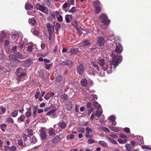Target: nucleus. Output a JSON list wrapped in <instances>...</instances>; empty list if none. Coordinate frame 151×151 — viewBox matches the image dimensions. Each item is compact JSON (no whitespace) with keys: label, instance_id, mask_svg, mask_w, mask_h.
I'll return each instance as SVG.
<instances>
[{"label":"nucleus","instance_id":"nucleus-2","mask_svg":"<svg viewBox=\"0 0 151 151\" xmlns=\"http://www.w3.org/2000/svg\"><path fill=\"white\" fill-rule=\"evenodd\" d=\"M99 19L101 21V27L103 29L106 27H104L103 25L107 26L110 23V20L108 19L107 17L104 14H103L100 15L99 16Z\"/></svg>","mask_w":151,"mask_h":151},{"label":"nucleus","instance_id":"nucleus-56","mask_svg":"<svg viewBox=\"0 0 151 151\" xmlns=\"http://www.w3.org/2000/svg\"><path fill=\"white\" fill-rule=\"evenodd\" d=\"M93 107H91L88 109V115H90L91 114V113L93 111Z\"/></svg>","mask_w":151,"mask_h":151},{"label":"nucleus","instance_id":"nucleus-38","mask_svg":"<svg viewBox=\"0 0 151 151\" xmlns=\"http://www.w3.org/2000/svg\"><path fill=\"white\" fill-rule=\"evenodd\" d=\"M17 143L19 145L22 147L25 145L24 142H23L22 140L18 139Z\"/></svg>","mask_w":151,"mask_h":151},{"label":"nucleus","instance_id":"nucleus-42","mask_svg":"<svg viewBox=\"0 0 151 151\" xmlns=\"http://www.w3.org/2000/svg\"><path fill=\"white\" fill-rule=\"evenodd\" d=\"M59 127L62 129H64L66 127V124L65 122H62L59 124Z\"/></svg>","mask_w":151,"mask_h":151},{"label":"nucleus","instance_id":"nucleus-59","mask_svg":"<svg viewBox=\"0 0 151 151\" xmlns=\"http://www.w3.org/2000/svg\"><path fill=\"white\" fill-rule=\"evenodd\" d=\"M48 93L46 94L44 97L45 99L47 100H49L50 98V96L48 95Z\"/></svg>","mask_w":151,"mask_h":151},{"label":"nucleus","instance_id":"nucleus-25","mask_svg":"<svg viewBox=\"0 0 151 151\" xmlns=\"http://www.w3.org/2000/svg\"><path fill=\"white\" fill-rule=\"evenodd\" d=\"M33 8V6L30 4L26 3L25 5V8L26 10L30 9Z\"/></svg>","mask_w":151,"mask_h":151},{"label":"nucleus","instance_id":"nucleus-32","mask_svg":"<svg viewBox=\"0 0 151 151\" xmlns=\"http://www.w3.org/2000/svg\"><path fill=\"white\" fill-rule=\"evenodd\" d=\"M27 130L28 134L29 136H32L34 134L33 130L31 129L28 128L27 129Z\"/></svg>","mask_w":151,"mask_h":151},{"label":"nucleus","instance_id":"nucleus-46","mask_svg":"<svg viewBox=\"0 0 151 151\" xmlns=\"http://www.w3.org/2000/svg\"><path fill=\"white\" fill-rule=\"evenodd\" d=\"M1 36L3 38H4L7 37V35L6 33L4 32L1 31Z\"/></svg>","mask_w":151,"mask_h":151},{"label":"nucleus","instance_id":"nucleus-57","mask_svg":"<svg viewBox=\"0 0 151 151\" xmlns=\"http://www.w3.org/2000/svg\"><path fill=\"white\" fill-rule=\"evenodd\" d=\"M25 117L23 115H21L19 118L18 119L20 120L21 121L23 122L24 121Z\"/></svg>","mask_w":151,"mask_h":151},{"label":"nucleus","instance_id":"nucleus-18","mask_svg":"<svg viewBox=\"0 0 151 151\" xmlns=\"http://www.w3.org/2000/svg\"><path fill=\"white\" fill-rule=\"evenodd\" d=\"M81 85L83 87L86 86L88 83L86 80L85 78H83L81 79Z\"/></svg>","mask_w":151,"mask_h":151},{"label":"nucleus","instance_id":"nucleus-14","mask_svg":"<svg viewBox=\"0 0 151 151\" xmlns=\"http://www.w3.org/2000/svg\"><path fill=\"white\" fill-rule=\"evenodd\" d=\"M65 105L66 108L68 111H70L72 109V104L70 101H67L66 102Z\"/></svg>","mask_w":151,"mask_h":151},{"label":"nucleus","instance_id":"nucleus-43","mask_svg":"<svg viewBox=\"0 0 151 151\" xmlns=\"http://www.w3.org/2000/svg\"><path fill=\"white\" fill-rule=\"evenodd\" d=\"M91 98L92 100H96L98 99V96L96 94H92L91 95Z\"/></svg>","mask_w":151,"mask_h":151},{"label":"nucleus","instance_id":"nucleus-45","mask_svg":"<svg viewBox=\"0 0 151 151\" xmlns=\"http://www.w3.org/2000/svg\"><path fill=\"white\" fill-rule=\"evenodd\" d=\"M102 112L100 111H97L95 113L96 116L98 117H99L102 114Z\"/></svg>","mask_w":151,"mask_h":151},{"label":"nucleus","instance_id":"nucleus-26","mask_svg":"<svg viewBox=\"0 0 151 151\" xmlns=\"http://www.w3.org/2000/svg\"><path fill=\"white\" fill-rule=\"evenodd\" d=\"M37 141V140L36 138L35 137H32L30 138L29 142H30L31 144L32 143L34 144Z\"/></svg>","mask_w":151,"mask_h":151},{"label":"nucleus","instance_id":"nucleus-30","mask_svg":"<svg viewBox=\"0 0 151 151\" xmlns=\"http://www.w3.org/2000/svg\"><path fill=\"white\" fill-rule=\"evenodd\" d=\"M100 129L107 132H109L110 131L109 129L104 127H100Z\"/></svg>","mask_w":151,"mask_h":151},{"label":"nucleus","instance_id":"nucleus-7","mask_svg":"<svg viewBox=\"0 0 151 151\" xmlns=\"http://www.w3.org/2000/svg\"><path fill=\"white\" fill-rule=\"evenodd\" d=\"M105 42V38L101 36L98 37L97 40V45L100 47L104 45Z\"/></svg>","mask_w":151,"mask_h":151},{"label":"nucleus","instance_id":"nucleus-17","mask_svg":"<svg viewBox=\"0 0 151 151\" xmlns=\"http://www.w3.org/2000/svg\"><path fill=\"white\" fill-rule=\"evenodd\" d=\"M93 106L94 107L95 109H96L97 110L100 109L101 107V106L99 104L97 101H95L93 103Z\"/></svg>","mask_w":151,"mask_h":151},{"label":"nucleus","instance_id":"nucleus-31","mask_svg":"<svg viewBox=\"0 0 151 151\" xmlns=\"http://www.w3.org/2000/svg\"><path fill=\"white\" fill-rule=\"evenodd\" d=\"M9 57L10 60L12 61H14L16 58L15 57V55H14L12 54H10L9 55Z\"/></svg>","mask_w":151,"mask_h":151},{"label":"nucleus","instance_id":"nucleus-24","mask_svg":"<svg viewBox=\"0 0 151 151\" xmlns=\"http://www.w3.org/2000/svg\"><path fill=\"white\" fill-rule=\"evenodd\" d=\"M107 138L108 140V141L110 143H112L113 144H117V143L116 141L113 139L109 137H107Z\"/></svg>","mask_w":151,"mask_h":151},{"label":"nucleus","instance_id":"nucleus-41","mask_svg":"<svg viewBox=\"0 0 151 151\" xmlns=\"http://www.w3.org/2000/svg\"><path fill=\"white\" fill-rule=\"evenodd\" d=\"M59 14V16L57 17V20L58 21L60 22H62L63 21V17L62 15H60L59 13L57 12V15Z\"/></svg>","mask_w":151,"mask_h":151},{"label":"nucleus","instance_id":"nucleus-37","mask_svg":"<svg viewBox=\"0 0 151 151\" xmlns=\"http://www.w3.org/2000/svg\"><path fill=\"white\" fill-rule=\"evenodd\" d=\"M49 132L50 136H52L54 134H55L54 130H53L52 128H51L49 129Z\"/></svg>","mask_w":151,"mask_h":151},{"label":"nucleus","instance_id":"nucleus-63","mask_svg":"<svg viewBox=\"0 0 151 151\" xmlns=\"http://www.w3.org/2000/svg\"><path fill=\"white\" fill-rule=\"evenodd\" d=\"M93 66L95 68H96L98 71L99 70V68L98 65L95 63H93Z\"/></svg>","mask_w":151,"mask_h":151},{"label":"nucleus","instance_id":"nucleus-4","mask_svg":"<svg viewBox=\"0 0 151 151\" xmlns=\"http://www.w3.org/2000/svg\"><path fill=\"white\" fill-rule=\"evenodd\" d=\"M47 26L48 31L49 32L48 38L49 40H50L52 38V34H53L52 30L54 31V28L52 26L50 23H48Z\"/></svg>","mask_w":151,"mask_h":151},{"label":"nucleus","instance_id":"nucleus-53","mask_svg":"<svg viewBox=\"0 0 151 151\" xmlns=\"http://www.w3.org/2000/svg\"><path fill=\"white\" fill-rule=\"evenodd\" d=\"M18 114V111L17 110H15L12 113V116L14 117H16L17 116Z\"/></svg>","mask_w":151,"mask_h":151},{"label":"nucleus","instance_id":"nucleus-15","mask_svg":"<svg viewBox=\"0 0 151 151\" xmlns=\"http://www.w3.org/2000/svg\"><path fill=\"white\" fill-rule=\"evenodd\" d=\"M91 44L89 41L88 40H86L83 41L80 44V46L83 47V46H86Z\"/></svg>","mask_w":151,"mask_h":151},{"label":"nucleus","instance_id":"nucleus-35","mask_svg":"<svg viewBox=\"0 0 151 151\" xmlns=\"http://www.w3.org/2000/svg\"><path fill=\"white\" fill-rule=\"evenodd\" d=\"M26 73L24 72H22V73L20 74L18 76V79L19 80H20L22 78V77H23L26 75Z\"/></svg>","mask_w":151,"mask_h":151},{"label":"nucleus","instance_id":"nucleus-1","mask_svg":"<svg viewBox=\"0 0 151 151\" xmlns=\"http://www.w3.org/2000/svg\"><path fill=\"white\" fill-rule=\"evenodd\" d=\"M112 60L111 62L112 65H113L114 67L115 68L118 65V63H120L122 60L121 56L116 55H114L113 54L112 55Z\"/></svg>","mask_w":151,"mask_h":151},{"label":"nucleus","instance_id":"nucleus-44","mask_svg":"<svg viewBox=\"0 0 151 151\" xmlns=\"http://www.w3.org/2000/svg\"><path fill=\"white\" fill-rule=\"evenodd\" d=\"M9 66L12 68H14L17 66V63H15L12 62L10 63L9 64Z\"/></svg>","mask_w":151,"mask_h":151},{"label":"nucleus","instance_id":"nucleus-54","mask_svg":"<svg viewBox=\"0 0 151 151\" xmlns=\"http://www.w3.org/2000/svg\"><path fill=\"white\" fill-rule=\"evenodd\" d=\"M63 80V77L61 75H59L57 76V82H59L62 81Z\"/></svg>","mask_w":151,"mask_h":151},{"label":"nucleus","instance_id":"nucleus-5","mask_svg":"<svg viewBox=\"0 0 151 151\" xmlns=\"http://www.w3.org/2000/svg\"><path fill=\"white\" fill-rule=\"evenodd\" d=\"M77 71L78 73L81 75L83 74L85 71V67L83 64L79 65L77 68Z\"/></svg>","mask_w":151,"mask_h":151},{"label":"nucleus","instance_id":"nucleus-52","mask_svg":"<svg viewBox=\"0 0 151 151\" xmlns=\"http://www.w3.org/2000/svg\"><path fill=\"white\" fill-rule=\"evenodd\" d=\"M67 139L69 138L71 139H72L74 138V135L73 134H70L67 135Z\"/></svg>","mask_w":151,"mask_h":151},{"label":"nucleus","instance_id":"nucleus-64","mask_svg":"<svg viewBox=\"0 0 151 151\" xmlns=\"http://www.w3.org/2000/svg\"><path fill=\"white\" fill-rule=\"evenodd\" d=\"M92 104L90 102H88L86 105V107L87 108H90L91 107V106Z\"/></svg>","mask_w":151,"mask_h":151},{"label":"nucleus","instance_id":"nucleus-19","mask_svg":"<svg viewBox=\"0 0 151 151\" xmlns=\"http://www.w3.org/2000/svg\"><path fill=\"white\" fill-rule=\"evenodd\" d=\"M73 17L72 15L67 14L65 16V20L67 23L70 22V19H72Z\"/></svg>","mask_w":151,"mask_h":151},{"label":"nucleus","instance_id":"nucleus-48","mask_svg":"<svg viewBox=\"0 0 151 151\" xmlns=\"http://www.w3.org/2000/svg\"><path fill=\"white\" fill-rule=\"evenodd\" d=\"M25 62L27 64H28V65H30L31 64H32V62L30 59H27L25 61Z\"/></svg>","mask_w":151,"mask_h":151},{"label":"nucleus","instance_id":"nucleus-51","mask_svg":"<svg viewBox=\"0 0 151 151\" xmlns=\"http://www.w3.org/2000/svg\"><path fill=\"white\" fill-rule=\"evenodd\" d=\"M109 136L114 139H116L118 137V136L116 134H109Z\"/></svg>","mask_w":151,"mask_h":151},{"label":"nucleus","instance_id":"nucleus-36","mask_svg":"<svg viewBox=\"0 0 151 151\" xmlns=\"http://www.w3.org/2000/svg\"><path fill=\"white\" fill-rule=\"evenodd\" d=\"M44 3L45 5H47L49 7H50L51 6L50 2L49 0H45Z\"/></svg>","mask_w":151,"mask_h":151},{"label":"nucleus","instance_id":"nucleus-62","mask_svg":"<svg viewBox=\"0 0 151 151\" xmlns=\"http://www.w3.org/2000/svg\"><path fill=\"white\" fill-rule=\"evenodd\" d=\"M11 38L12 40H14L15 39H16V38L17 37V35L16 34H13V35H11Z\"/></svg>","mask_w":151,"mask_h":151},{"label":"nucleus","instance_id":"nucleus-22","mask_svg":"<svg viewBox=\"0 0 151 151\" xmlns=\"http://www.w3.org/2000/svg\"><path fill=\"white\" fill-rule=\"evenodd\" d=\"M14 55H15L16 58H17L20 59H23V56L19 52H15Z\"/></svg>","mask_w":151,"mask_h":151},{"label":"nucleus","instance_id":"nucleus-11","mask_svg":"<svg viewBox=\"0 0 151 151\" xmlns=\"http://www.w3.org/2000/svg\"><path fill=\"white\" fill-rule=\"evenodd\" d=\"M116 47L115 49V52H116L119 53L121 52L122 50V46L119 43H116Z\"/></svg>","mask_w":151,"mask_h":151},{"label":"nucleus","instance_id":"nucleus-60","mask_svg":"<svg viewBox=\"0 0 151 151\" xmlns=\"http://www.w3.org/2000/svg\"><path fill=\"white\" fill-rule=\"evenodd\" d=\"M88 144H91L95 142V141L94 139H89L88 141Z\"/></svg>","mask_w":151,"mask_h":151},{"label":"nucleus","instance_id":"nucleus-39","mask_svg":"<svg viewBox=\"0 0 151 151\" xmlns=\"http://www.w3.org/2000/svg\"><path fill=\"white\" fill-rule=\"evenodd\" d=\"M65 61H60L58 62V64H57V66H65V65L64 64Z\"/></svg>","mask_w":151,"mask_h":151},{"label":"nucleus","instance_id":"nucleus-47","mask_svg":"<svg viewBox=\"0 0 151 151\" xmlns=\"http://www.w3.org/2000/svg\"><path fill=\"white\" fill-rule=\"evenodd\" d=\"M6 121L9 123H13L14 121L13 119L11 118L10 117H8L6 119Z\"/></svg>","mask_w":151,"mask_h":151},{"label":"nucleus","instance_id":"nucleus-28","mask_svg":"<svg viewBox=\"0 0 151 151\" xmlns=\"http://www.w3.org/2000/svg\"><path fill=\"white\" fill-rule=\"evenodd\" d=\"M127 151H132V148L130 145L128 144H126L125 146Z\"/></svg>","mask_w":151,"mask_h":151},{"label":"nucleus","instance_id":"nucleus-10","mask_svg":"<svg viewBox=\"0 0 151 151\" xmlns=\"http://www.w3.org/2000/svg\"><path fill=\"white\" fill-rule=\"evenodd\" d=\"M40 136L42 139H45L47 137V135L46 133V130L44 128L41 129L40 131Z\"/></svg>","mask_w":151,"mask_h":151},{"label":"nucleus","instance_id":"nucleus-23","mask_svg":"<svg viewBox=\"0 0 151 151\" xmlns=\"http://www.w3.org/2000/svg\"><path fill=\"white\" fill-rule=\"evenodd\" d=\"M29 22L30 24L32 25H35L36 23V21L34 19H29Z\"/></svg>","mask_w":151,"mask_h":151},{"label":"nucleus","instance_id":"nucleus-16","mask_svg":"<svg viewBox=\"0 0 151 151\" xmlns=\"http://www.w3.org/2000/svg\"><path fill=\"white\" fill-rule=\"evenodd\" d=\"M39 29L38 28H34L31 29V31L35 35H39Z\"/></svg>","mask_w":151,"mask_h":151},{"label":"nucleus","instance_id":"nucleus-9","mask_svg":"<svg viewBox=\"0 0 151 151\" xmlns=\"http://www.w3.org/2000/svg\"><path fill=\"white\" fill-rule=\"evenodd\" d=\"M47 115L52 118H55L56 117V112L55 109L51 110L47 113Z\"/></svg>","mask_w":151,"mask_h":151},{"label":"nucleus","instance_id":"nucleus-61","mask_svg":"<svg viewBox=\"0 0 151 151\" xmlns=\"http://www.w3.org/2000/svg\"><path fill=\"white\" fill-rule=\"evenodd\" d=\"M32 47L31 45H30L27 47V50L28 51L31 52L32 51Z\"/></svg>","mask_w":151,"mask_h":151},{"label":"nucleus","instance_id":"nucleus-3","mask_svg":"<svg viewBox=\"0 0 151 151\" xmlns=\"http://www.w3.org/2000/svg\"><path fill=\"white\" fill-rule=\"evenodd\" d=\"M36 8L37 10H40L46 14L48 12V8L47 7L40 5L39 4L36 5Z\"/></svg>","mask_w":151,"mask_h":151},{"label":"nucleus","instance_id":"nucleus-12","mask_svg":"<svg viewBox=\"0 0 151 151\" xmlns=\"http://www.w3.org/2000/svg\"><path fill=\"white\" fill-rule=\"evenodd\" d=\"M5 151H15L16 150V147L14 146L9 147L8 146H4Z\"/></svg>","mask_w":151,"mask_h":151},{"label":"nucleus","instance_id":"nucleus-55","mask_svg":"<svg viewBox=\"0 0 151 151\" xmlns=\"http://www.w3.org/2000/svg\"><path fill=\"white\" fill-rule=\"evenodd\" d=\"M108 119L109 120H111L112 121H115L116 118L114 116H112L109 117Z\"/></svg>","mask_w":151,"mask_h":151},{"label":"nucleus","instance_id":"nucleus-34","mask_svg":"<svg viewBox=\"0 0 151 151\" xmlns=\"http://www.w3.org/2000/svg\"><path fill=\"white\" fill-rule=\"evenodd\" d=\"M6 126L7 125L5 124H3L1 125V129L3 132H4L5 131Z\"/></svg>","mask_w":151,"mask_h":151},{"label":"nucleus","instance_id":"nucleus-6","mask_svg":"<svg viewBox=\"0 0 151 151\" xmlns=\"http://www.w3.org/2000/svg\"><path fill=\"white\" fill-rule=\"evenodd\" d=\"M93 5L95 8V11L97 14H99L101 11L100 2L96 1L93 2Z\"/></svg>","mask_w":151,"mask_h":151},{"label":"nucleus","instance_id":"nucleus-20","mask_svg":"<svg viewBox=\"0 0 151 151\" xmlns=\"http://www.w3.org/2000/svg\"><path fill=\"white\" fill-rule=\"evenodd\" d=\"M79 51L78 48H72L70 50V52L71 55L75 54Z\"/></svg>","mask_w":151,"mask_h":151},{"label":"nucleus","instance_id":"nucleus-58","mask_svg":"<svg viewBox=\"0 0 151 151\" xmlns=\"http://www.w3.org/2000/svg\"><path fill=\"white\" fill-rule=\"evenodd\" d=\"M45 65H46V68L47 69V70H49L50 68L52 66V64H45Z\"/></svg>","mask_w":151,"mask_h":151},{"label":"nucleus","instance_id":"nucleus-27","mask_svg":"<svg viewBox=\"0 0 151 151\" xmlns=\"http://www.w3.org/2000/svg\"><path fill=\"white\" fill-rule=\"evenodd\" d=\"M98 64L101 67H103L104 65L105 62L104 59L102 58L99 60Z\"/></svg>","mask_w":151,"mask_h":151},{"label":"nucleus","instance_id":"nucleus-29","mask_svg":"<svg viewBox=\"0 0 151 151\" xmlns=\"http://www.w3.org/2000/svg\"><path fill=\"white\" fill-rule=\"evenodd\" d=\"M99 144L102 145L104 147H107L108 146V145L107 144V143L104 141H99Z\"/></svg>","mask_w":151,"mask_h":151},{"label":"nucleus","instance_id":"nucleus-49","mask_svg":"<svg viewBox=\"0 0 151 151\" xmlns=\"http://www.w3.org/2000/svg\"><path fill=\"white\" fill-rule=\"evenodd\" d=\"M76 10V7H73L69 11V12L72 13H75Z\"/></svg>","mask_w":151,"mask_h":151},{"label":"nucleus","instance_id":"nucleus-8","mask_svg":"<svg viewBox=\"0 0 151 151\" xmlns=\"http://www.w3.org/2000/svg\"><path fill=\"white\" fill-rule=\"evenodd\" d=\"M27 137L28 136L27 135L25 134H23L22 138L24 141V145L26 146H28L31 145V143L30 142H29V140L27 141L28 140Z\"/></svg>","mask_w":151,"mask_h":151},{"label":"nucleus","instance_id":"nucleus-13","mask_svg":"<svg viewBox=\"0 0 151 151\" xmlns=\"http://www.w3.org/2000/svg\"><path fill=\"white\" fill-rule=\"evenodd\" d=\"M64 64L65 65L68 66L70 68L73 67V62L71 60H68L65 61Z\"/></svg>","mask_w":151,"mask_h":151},{"label":"nucleus","instance_id":"nucleus-50","mask_svg":"<svg viewBox=\"0 0 151 151\" xmlns=\"http://www.w3.org/2000/svg\"><path fill=\"white\" fill-rule=\"evenodd\" d=\"M110 128L112 131L114 132H117L119 131V130L117 128L113 126L111 127Z\"/></svg>","mask_w":151,"mask_h":151},{"label":"nucleus","instance_id":"nucleus-33","mask_svg":"<svg viewBox=\"0 0 151 151\" xmlns=\"http://www.w3.org/2000/svg\"><path fill=\"white\" fill-rule=\"evenodd\" d=\"M86 134H89L90 133H92L93 132V130L92 129L88 127L86 128Z\"/></svg>","mask_w":151,"mask_h":151},{"label":"nucleus","instance_id":"nucleus-21","mask_svg":"<svg viewBox=\"0 0 151 151\" xmlns=\"http://www.w3.org/2000/svg\"><path fill=\"white\" fill-rule=\"evenodd\" d=\"M48 19L50 21L53 20V18H55V16L52 12H50V14L48 16Z\"/></svg>","mask_w":151,"mask_h":151},{"label":"nucleus","instance_id":"nucleus-40","mask_svg":"<svg viewBox=\"0 0 151 151\" xmlns=\"http://www.w3.org/2000/svg\"><path fill=\"white\" fill-rule=\"evenodd\" d=\"M23 69L21 68H19L17 70L16 73L18 76L20 74L23 72Z\"/></svg>","mask_w":151,"mask_h":151}]
</instances>
